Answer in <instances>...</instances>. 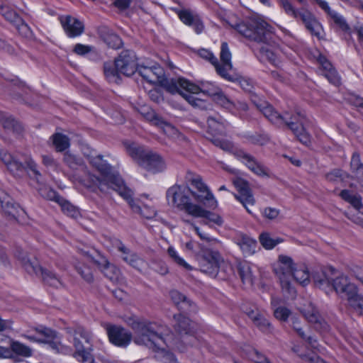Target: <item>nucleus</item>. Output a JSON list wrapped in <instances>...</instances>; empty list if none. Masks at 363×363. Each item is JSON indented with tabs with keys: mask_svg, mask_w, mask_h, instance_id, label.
<instances>
[{
	"mask_svg": "<svg viewBox=\"0 0 363 363\" xmlns=\"http://www.w3.org/2000/svg\"><path fill=\"white\" fill-rule=\"evenodd\" d=\"M89 162L98 174L97 175L91 173L87 174L86 179L89 183V187L98 188L102 192H107L111 189L128 201L133 211L148 219L156 216L155 209L147 206L141 208L135 203L132 199V191L126 187L120 176L112 169L101 155L95 154L90 155Z\"/></svg>",
	"mask_w": 363,
	"mask_h": 363,
	"instance_id": "1",
	"label": "nucleus"
},
{
	"mask_svg": "<svg viewBox=\"0 0 363 363\" xmlns=\"http://www.w3.org/2000/svg\"><path fill=\"white\" fill-rule=\"evenodd\" d=\"M134 342L138 345H145L159 353V357L164 363H176L170 350L177 348L181 352L184 347L175 340L172 333L165 327L157 326L153 323H137L134 325Z\"/></svg>",
	"mask_w": 363,
	"mask_h": 363,
	"instance_id": "2",
	"label": "nucleus"
},
{
	"mask_svg": "<svg viewBox=\"0 0 363 363\" xmlns=\"http://www.w3.org/2000/svg\"><path fill=\"white\" fill-rule=\"evenodd\" d=\"M236 30L245 37L261 43L259 57L263 62H269L274 66H279L280 60L272 45L273 35L269 25L260 20H250L247 24L240 23L235 25Z\"/></svg>",
	"mask_w": 363,
	"mask_h": 363,
	"instance_id": "3",
	"label": "nucleus"
},
{
	"mask_svg": "<svg viewBox=\"0 0 363 363\" xmlns=\"http://www.w3.org/2000/svg\"><path fill=\"white\" fill-rule=\"evenodd\" d=\"M257 106L270 122L277 125H286L300 142L305 145L310 143V135L303 127L306 121L304 115L299 113L292 115L288 112L281 115L267 102L260 103Z\"/></svg>",
	"mask_w": 363,
	"mask_h": 363,
	"instance_id": "4",
	"label": "nucleus"
},
{
	"mask_svg": "<svg viewBox=\"0 0 363 363\" xmlns=\"http://www.w3.org/2000/svg\"><path fill=\"white\" fill-rule=\"evenodd\" d=\"M137 57L130 50L121 52L114 62H107L104 65V72L109 82L118 83L121 75L131 76L138 70Z\"/></svg>",
	"mask_w": 363,
	"mask_h": 363,
	"instance_id": "5",
	"label": "nucleus"
},
{
	"mask_svg": "<svg viewBox=\"0 0 363 363\" xmlns=\"http://www.w3.org/2000/svg\"><path fill=\"white\" fill-rule=\"evenodd\" d=\"M124 145L128 155L146 170L156 173L166 168L164 161L158 154L145 149L135 143L126 141Z\"/></svg>",
	"mask_w": 363,
	"mask_h": 363,
	"instance_id": "6",
	"label": "nucleus"
},
{
	"mask_svg": "<svg viewBox=\"0 0 363 363\" xmlns=\"http://www.w3.org/2000/svg\"><path fill=\"white\" fill-rule=\"evenodd\" d=\"M298 264L291 257L285 255H279L274 264V272L279 280L283 294L288 298H294L296 294V291L291 283V274Z\"/></svg>",
	"mask_w": 363,
	"mask_h": 363,
	"instance_id": "7",
	"label": "nucleus"
},
{
	"mask_svg": "<svg viewBox=\"0 0 363 363\" xmlns=\"http://www.w3.org/2000/svg\"><path fill=\"white\" fill-rule=\"evenodd\" d=\"M92 335L88 330L82 328H76L72 335V342L74 347L73 357L82 363H96L94 356L91 354Z\"/></svg>",
	"mask_w": 363,
	"mask_h": 363,
	"instance_id": "8",
	"label": "nucleus"
},
{
	"mask_svg": "<svg viewBox=\"0 0 363 363\" xmlns=\"http://www.w3.org/2000/svg\"><path fill=\"white\" fill-rule=\"evenodd\" d=\"M191 191L187 186L175 184L167 189L166 197L169 205L191 216L196 213L198 208L197 204L191 201Z\"/></svg>",
	"mask_w": 363,
	"mask_h": 363,
	"instance_id": "9",
	"label": "nucleus"
},
{
	"mask_svg": "<svg viewBox=\"0 0 363 363\" xmlns=\"http://www.w3.org/2000/svg\"><path fill=\"white\" fill-rule=\"evenodd\" d=\"M212 143L225 151L233 152L236 158L240 160L254 174L260 177L268 175L267 169L257 162L253 156L243 150L234 149L233 145L230 141L215 138L212 139Z\"/></svg>",
	"mask_w": 363,
	"mask_h": 363,
	"instance_id": "10",
	"label": "nucleus"
},
{
	"mask_svg": "<svg viewBox=\"0 0 363 363\" xmlns=\"http://www.w3.org/2000/svg\"><path fill=\"white\" fill-rule=\"evenodd\" d=\"M182 82L189 81L182 78H179L178 79H172L169 80L165 78V76H164V81L163 82H160V85L165 88L166 90L171 94H179L188 101L189 104L195 108H199L201 109L207 108L208 106V103L206 101L189 93L187 88L182 84Z\"/></svg>",
	"mask_w": 363,
	"mask_h": 363,
	"instance_id": "11",
	"label": "nucleus"
},
{
	"mask_svg": "<svg viewBox=\"0 0 363 363\" xmlns=\"http://www.w3.org/2000/svg\"><path fill=\"white\" fill-rule=\"evenodd\" d=\"M138 111L147 121L160 128L168 137L179 141L185 140V137L174 126L164 121L149 106H143Z\"/></svg>",
	"mask_w": 363,
	"mask_h": 363,
	"instance_id": "12",
	"label": "nucleus"
},
{
	"mask_svg": "<svg viewBox=\"0 0 363 363\" xmlns=\"http://www.w3.org/2000/svg\"><path fill=\"white\" fill-rule=\"evenodd\" d=\"M186 180L196 189V191H191V194L197 201L207 205L210 208L217 206L216 199L208 186L203 182L200 176L188 173Z\"/></svg>",
	"mask_w": 363,
	"mask_h": 363,
	"instance_id": "13",
	"label": "nucleus"
},
{
	"mask_svg": "<svg viewBox=\"0 0 363 363\" xmlns=\"http://www.w3.org/2000/svg\"><path fill=\"white\" fill-rule=\"evenodd\" d=\"M175 328L181 335V340H177L181 345H194L197 338L194 335V324L189 318L181 314L175 315Z\"/></svg>",
	"mask_w": 363,
	"mask_h": 363,
	"instance_id": "14",
	"label": "nucleus"
},
{
	"mask_svg": "<svg viewBox=\"0 0 363 363\" xmlns=\"http://www.w3.org/2000/svg\"><path fill=\"white\" fill-rule=\"evenodd\" d=\"M233 183L238 191V194H233L235 198L242 203L243 207L250 214H252V211L251 208L255 206V199L248 182L246 180L238 177L233 179Z\"/></svg>",
	"mask_w": 363,
	"mask_h": 363,
	"instance_id": "15",
	"label": "nucleus"
},
{
	"mask_svg": "<svg viewBox=\"0 0 363 363\" xmlns=\"http://www.w3.org/2000/svg\"><path fill=\"white\" fill-rule=\"evenodd\" d=\"M0 159L6 164L8 169L15 176H20L23 171L28 168L35 175H39V172L36 168V164L32 158H27L26 160V166L18 162L11 155L4 152L0 154Z\"/></svg>",
	"mask_w": 363,
	"mask_h": 363,
	"instance_id": "16",
	"label": "nucleus"
},
{
	"mask_svg": "<svg viewBox=\"0 0 363 363\" xmlns=\"http://www.w3.org/2000/svg\"><path fill=\"white\" fill-rule=\"evenodd\" d=\"M33 330L38 333V336L25 335L24 337L31 342L48 343L50 349L56 352H62V346L60 343L52 341L57 337L55 331L43 326L35 328Z\"/></svg>",
	"mask_w": 363,
	"mask_h": 363,
	"instance_id": "17",
	"label": "nucleus"
},
{
	"mask_svg": "<svg viewBox=\"0 0 363 363\" xmlns=\"http://www.w3.org/2000/svg\"><path fill=\"white\" fill-rule=\"evenodd\" d=\"M232 55L228 48L227 43L223 42L221 44L220 53V61L217 60V65H216V72L223 78L233 81V78L229 74V72L233 69V65L231 62Z\"/></svg>",
	"mask_w": 363,
	"mask_h": 363,
	"instance_id": "18",
	"label": "nucleus"
},
{
	"mask_svg": "<svg viewBox=\"0 0 363 363\" xmlns=\"http://www.w3.org/2000/svg\"><path fill=\"white\" fill-rule=\"evenodd\" d=\"M332 290L335 291L337 294H344L346 298L354 292L358 286L352 283L348 277L340 273L334 269L333 277Z\"/></svg>",
	"mask_w": 363,
	"mask_h": 363,
	"instance_id": "19",
	"label": "nucleus"
},
{
	"mask_svg": "<svg viewBox=\"0 0 363 363\" xmlns=\"http://www.w3.org/2000/svg\"><path fill=\"white\" fill-rule=\"evenodd\" d=\"M138 72L150 84H160L164 81V71L158 64L155 63L152 66L140 65Z\"/></svg>",
	"mask_w": 363,
	"mask_h": 363,
	"instance_id": "20",
	"label": "nucleus"
},
{
	"mask_svg": "<svg viewBox=\"0 0 363 363\" xmlns=\"http://www.w3.org/2000/svg\"><path fill=\"white\" fill-rule=\"evenodd\" d=\"M0 203L5 215L18 220L25 214V211L4 191L0 189Z\"/></svg>",
	"mask_w": 363,
	"mask_h": 363,
	"instance_id": "21",
	"label": "nucleus"
},
{
	"mask_svg": "<svg viewBox=\"0 0 363 363\" xmlns=\"http://www.w3.org/2000/svg\"><path fill=\"white\" fill-rule=\"evenodd\" d=\"M223 260L217 251L207 250L204 252L201 262V270L209 274H215Z\"/></svg>",
	"mask_w": 363,
	"mask_h": 363,
	"instance_id": "22",
	"label": "nucleus"
},
{
	"mask_svg": "<svg viewBox=\"0 0 363 363\" xmlns=\"http://www.w3.org/2000/svg\"><path fill=\"white\" fill-rule=\"evenodd\" d=\"M106 332L111 342L116 346L125 347L130 342V334L119 326L108 325Z\"/></svg>",
	"mask_w": 363,
	"mask_h": 363,
	"instance_id": "23",
	"label": "nucleus"
},
{
	"mask_svg": "<svg viewBox=\"0 0 363 363\" xmlns=\"http://www.w3.org/2000/svg\"><path fill=\"white\" fill-rule=\"evenodd\" d=\"M60 22L69 38H75L84 33V23L76 18L70 16H62L60 18Z\"/></svg>",
	"mask_w": 363,
	"mask_h": 363,
	"instance_id": "24",
	"label": "nucleus"
},
{
	"mask_svg": "<svg viewBox=\"0 0 363 363\" xmlns=\"http://www.w3.org/2000/svg\"><path fill=\"white\" fill-rule=\"evenodd\" d=\"M116 247L118 250L122 253L121 258L124 262L130 266L142 271L145 267V261L139 257L135 252L127 248L122 242L117 241Z\"/></svg>",
	"mask_w": 363,
	"mask_h": 363,
	"instance_id": "25",
	"label": "nucleus"
},
{
	"mask_svg": "<svg viewBox=\"0 0 363 363\" xmlns=\"http://www.w3.org/2000/svg\"><path fill=\"white\" fill-rule=\"evenodd\" d=\"M183 86L187 88V91L191 95L195 96L196 94L202 92L213 96L217 94V91L220 89L214 84L210 82H201L199 85L194 84L191 82H182Z\"/></svg>",
	"mask_w": 363,
	"mask_h": 363,
	"instance_id": "26",
	"label": "nucleus"
},
{
	"mask_svg": "<svg viewBox=\"0 0 363 363\" xmlns=\"http://www.w3.org/2000/svg\"><path fill=\"white\" fill-rule=\"evenodd\" d=\"M333 268H327L324 270L315 272L313 276L315 284L327 293L332 291L333 277Z\"/></svg>",
	"mask_w": 363,
	"mask_h": 363,
	"instance_id": "27",
	"label": "nucleus"
},
{
	"mask_svg": "<svg viewBox=\"0 0 363 363\" xmlns=\"http://www.w3.org/2000/svg\"><path fill=\"white\" fill-rule=\"evenodd\" d=\"M235 242L240 247L245 256H251L256 252L257 242L250 236L239 233L235 238Z\"/></svg>",
	"mask_w": 363,
	"mask_h": 363,
	"instance_id": "28",
	"label": "nucleus"
},
{
	"mask_svg": "<svg viewBox=\"0 0 363 363\" xmlns=\"http://www.w3.org/2000/svg\"><path fill=\"white\" fill-rule=\"evenodd\" d=\"M301 312L311 323L315 325L317 329H326L327 323L319 315L318 312L311 303H308L301 308Z\"/></svg>",
	"mask_w": 363,
	"mask_h": 363,
	"instance_id": "29",
	"label": "nucleus"
},
{
	"mask_svg": "<svg viewBox=\"0 0 363 363\" xmlns=\"http://www.w3.org/2000/svg\"><path fill=\"white\" fill-rule=\"evenodd\" d=\"M178 16L182 23L192 27L196 33H200L203 30V26L198 15L189 10H182L178 12Z\"/></svg>",
	"mask_w": 363,
	"mask_h": 363,
	"instance_id": "30",
	"label": "nucleus"
},
{
	"mask_svg": "<svg viewBox=\"0 0 363 363\" xmlns=\"http://www.w3.org/2000/svg\"><path fill=\"white\" fill-rule=\"evenodd\" d=\"M96 262L101 268L104 274L113 282H117L120 279V270L111 264L106 257H101Z\"/></svg>",
	"mask_w": 363,
	"mask_h": 363,
	"instance_id": "31",
	"label": "nucleus"
},
{
	"mask_svg": "<svg viewBox=\"0 0 363 363\" xmlns=\"http://www.w3.org/2000/svg\"><path fill=\"white\" fill-rule=\"evenodd\" d=\"M15 257L20 261L24 269L30 274H38V267H39L37 260H32L28 256L26 252L22 249L17 248L14 253Z\"/></svg>",
	"mask_w": 363,
	"mask_h": 363,
	"instance_id": "32",
	"label": "nucleus"
},
{
	"mask_svg": "<svg viewBox=\"0 0 363 363\" xmlns=\"http://www.w3.org/2000/svg\"><path fill=\"white\" fill-rule=\"evenodd\" d=\"M208 130L213 136L225 133L226 124L220 116H210L207 120Z\"/></svg>",
	"mask_w": 363,
	"mask_h": 363,
	"instance_id": "33",
	"label": "nucleus"
},
{
	"mask_svg": "<svg viewBox=\"0 0 363 363\" xmlns=\"http://www.w3.org/2000/svg\"><path fill=\"white\" fill-rule=\"evenodd\" d=\"M348 308L354 313L363 315V295L359 293V288L346 298Z\"/></svg>",
	"mask_w": 363,
	"mask_h": 363,
	"instance_id": "34",
	"label": "nucleus"
},
{
	"mask_svg": "<svg viewBox=\"0 0 363 363\" xmlns=\"http://www.w3.org/2000/svg\"><path fill=\"white\" fill-rule=\"evenodd\" d=\"M306 26V28L314 35L320 38L322 31L320 24L313 17L311 13L306 11L299 18Z\"/></svg>",
	"mask_w": 363,
	"mask_h": 363,
	"instance_id": "35",
	"label": "nucleus"
},
{
	"mask_svg": "<svg viewBox=\"0 0 363 363\" xmlns=\"http://www.w3.org/2000/svg\"><path fill=\"white\" fill-rule=\"evenodd\" d=\"M291 275V281L294 280L301 285H307L310 281L309 271L304 264L298 263Z\"/></svg>",
	"mask_w": 363,
	"mask_h": 363,
	"instance_id": "36",
	"label": "nucleus"
},
{
	"mask_svg": "<svg viewBox=\"0 0 363 363\" xmlns=\"http://www.w3.org/2000/svg\"><path fill=\"white\" fill-rule=\"evenodd\" d=\"M38 273L35 274L38 276H41L43 280L48 285L55 288H58L62 286V281L59 277L55 274L48 270L43 269L40 265L38 267Z\"/></svg>",
	"mask_w": 363,
	"mask_h": 363,
	"instance_id": "37",
	"label": "nucleus"
},
{
	"mask_svg": "<svg viewBox=\"0 0 363 363\" xmlns=\"http://www.w3.org/2000/svg\"><path fill=\"white\" fill-rule=\"evenodd\" d=\"M167 253L171 261L179 267L185 271H191L193 267L179 255V253L173 247H169Z\"/></svg>",
	"mask_w": 363,
	"mask_h": 363,
	"instance_id": "38",
	"label": "nucleus"
},
{
	"mask_svg": "<svg viewBox=\"0 0 363 363\" xmlns=\"http://www.w3.org/2000/svg\"><path fill=\"white\" fill-rule=\"evenodd\" d=\"M238 270L242 283L248 286H252L254 282L255 277L250 264L246 262L240 263L238 265Z\"/></svg>",
	"mask_w": 363,
	"mask_h": 363,
	"instance_id": "39",
	"label": "nucleus"
},
{
	"mask_svg": "<svg viewBox=\"0 0 363 363\" xmlns=\"http://www.w3.org/2000/svg\"><path fill=\"white\" fill-rule=\"evenodd\" d=\"M334 22V23L342 30H347L348 26L346 23L345 19L340 13L333 10L328 3L322 9Z\"/></svg>",
	"mask_w": 363,
	"mask_h": 363,
	"instance_id": "40",
	"label": "nucleus"
},
{
	"mask_svg": "<svg viewBox=\"0 0 363 363\" xmlns=\"http://www.w3.org/2000/svg\"><path fill=\"white\" fill-rule=\"evenodd\" d=\"M253 323L262 331L269 332L271 325L269 321L258 311H252L248 313Z\"/></svg>",
	"mask_w": 363,
	"mask_h": 363,
	"instance_id": "41",
	"label": "nucleus"
},
{
	"mask_svg": "<svg viewBox=\"0 0 363 363\" xmlns=\"http://www.w3.org/2000/svg\"><path fill=\"white\" fill-rule=\"evenodd\" d=\"M279 4L286 15L296 20H299L301 15L305 11L303 9H296L288 0H279Z\"/></svg>",
	"mask_w": 363,
	"mask_h": 363,
	"instance_id": "42",
	"label": "nucleus"
},
{
	"mask_svg": "<svg viewBox=\"0 0 363 363\" xmlns=\"http://www.w3.org/2000/svg\"><path fill=\"white\" fill-rule=\"evenodd\" d=\"M198 210H196V213H192L191 216L196 218H205L209 222L214 223L218 225H220L222 223L221 218L215 213H213L210 211H208L200 206L197 205Z\"/></svg>",
	"mask_w": 363,
	"mask_h": 363,
	"instance_id": "43",
	"label": "nucleus"
},
{
	"mask_svg": "<svg viewBox=\"0 0 363 363\" xmlns=\"http://www.w3.org/2000/svg\"><path fill=\"white\" fill-rule=\"evenodd\" d=\"M52 144L58 152H62L67 149L69 145V139L62 133H56L52 136Z\"/></svg>",
	"mask_w": 363,
	"mask_h": 363,
	"instance_id": "44",
	"label": "nucleus"
},
{
	"mask_svg": "<svg viewBox=\"0 0 363 363\" xmlns=\"http://www.w3.org/2000/svg\"><path fill=\"white\" fill-rule=\"evenodd\" d=\"M350 167L356 177L358 179H363V163L360 160L359 154L357 152L352 154Z\"/></svg>",
	"mask_w": 363,
	"mask_h": 363,
	"instance_id": "45",
	"label": "nucleus"
},
{
	"mask_svg": "<svg viewBox=\"0 0 363 363\" xmlns=\"http://www.w3.org/2000/svg\"><path fill=\"white\" fill-rule=\"evenodd\" d=\"M1 123L3 127L16 135H19L23 131V127L21 125L11 116H4L1 119Z\"/></svg>",
	"mask_w": 363,
	"mask_h": 363,
	"instance_id": "46",
	"label": "nucleus"
},
{
	"mask_svg": "<svg viewBox=\"0 0 363 363\" xmlns=\"http://www.w3.org/2000/svg\"><path fill=\"white\" fill-rule=\"evenodd\" d=\"M10 347L11 348L12 354L15 353L17 355H21L24 357H28L32 355L31 349L18 341L11 340Z\"/></svg>",
	"mask_w": 363,
	"mask_h": 363,
	"instance_id": "47",
	"label": "nucleus"
},
{
	"mask_svg": "<svg viewBox=\"0 0 363 363\" xmlns=\"http://www.w3.org/2000/svg\"><path fill=\"white\" fill-rule=\"evenodd\" d=\"M102 39L104 43L110 48L113 49H118L121 48L122 45V40L115 33L113 32L108 30L105 32L102 35Z\"/></svg>",
	"mask_w": 363,
	"mask_h": 363,
	"instance_id": "48",
	"label": "nucleus"
},
{
	"mask_svg": "<svg viewBox=\"0 0 363 363\" xmlns=\"http://www.w3.org/2000/svg\"><path fill=\"white\" fill-rule=\"evenodd\" d=\"M259 242L266 250H272L276 245L283 242L280 238H272L267 233H263L259 235Z\"/></svg>",
	"mask_w": 363,
	"mask_h": 363,
	"instance_id": "49",
	"label": "nucleus"
},
{
	"mask_svg": "<svg viewBox=\"0 0 363 363\" xmlns=\"http://www.w3.org/2000/svg\"><path fill=\"white\" fill-rule=\"evenodd\" d=\"M245 352L247 357L255 363H272L266 357L251 347H247Z\"/></svg>",
	"mask_w": 363,
	"mask_h": 363,
	"instance_id": "50",
	"label": "nucleus"
},
{
	"mask_svg": "<svg viewBox=\"0 0 363 363\" xmlns=\"http://www.w3.org/2000/svg\"><path fill=\"white\" fill-rule=\"evenodd\" d=\"M170 297L176 305L180 306L183 309H185L186 306H191L190 301H189L187 298L179 291L172 290L170 292Z\"/></svg>",
	"mask_w": 363,
	"mask_h": 363,
	"instance_id": "51",
	"label": "nucleus"
},
{
	"mask_svg": "<svg viewBox=\"0 0 363 363\" xmlns=\"http://www.w3.org/2000/svg\"><path fill=\"white\" fill-rule=\"evenodd\" d=\"M59 204L61 206L63 213L67 215L68 216L74 218H77L78 216H79L80 213L77 208L73 206L69 201H65V199H62L61 201L59 203Z\"/></svg>",
	"mask_w": 363,
	"mask_h": 363,
	"instance_id": "52",
	"label": "nucleus"
},
{
	"mask_svg": "<svg viewBox=\"0 0 363 363\" xmlns=\"http://www.w3.org/2000/svg\"><path fill=\"white\" fill-rule=\"evenodd\" d=\"M340 195L342 199L351 203L356 209L362 206L360 197L352 194L350 191L342 190Z\"/></svg>",
	"mask_w": 363,
	"mask_h": 363,
	"instance_id": "53",
	"label": "nucleus"
},
{
	"mask_svg": "<svg viewBox=\"0 0 363 363\" xmlns=\"http://www.w3.org/2000/svg\"><path fill=\"white\" fill-rule=\"evenodd\" d=\"M64 161L72 169H76L82 164V159L69 152L65 153Z\"/></svg>",
	"mask_w": 363,
	"mask_h": 363,
	"instance_id": "54",
	"label": "nucleus"
},
{
	"mask_svg": "<svg viewBox=\"0 0 363 363\" xmlns=\"http://www.w3.org/2000/svg\"><path fill=\"white\" fill-rule=\"evenodd\" d=\"M293 328L297 333V334L303 340H306L313 347L316 348L315 340L311 336H307L305 334L304 330L301 326L300 323L297 320H294L293 322Z\"/></svg>",
	"mask_w": 363,
	"mask_h": 363,
	"instance_id": "55",
	"label": "nucleus"
},
{
	"mask_svg": "<svg viewBox=\"0 0 363 363\" xmlns=\"http://www.w3.org/2000/svg\"><path fill=\"white\" fill-rule=\"evenodd\" d=\"M1 14L9 21L12 23H19L21 18L9 7L2 6L0 8Z\"/></svg>",
	"mask_w": 363,
	"mask_h": 363,
	"instance_id": "56",
	"label": "nucleus"
},
{
	"mask_svg": "<svg viewBox=\"0 0 363 363\" xmlns=\"http://www.w3.org/2000/svg\"><path fill=\"white\" fill-rule=\"evenodd\" d=\"M213 100L219 105L224 106L226 108H230L233 106V103L219 89L213 96Z\"/></svg>",
	"mask_w": 363,
	"mask_h": 363,
	"instance_id": "57",
	"label": "nucleus"
},
{
	"mask_svg": "<svg viewBox=\"0 0 363 363\" xmlns=\"http://www.w3.org/2000/svg\"><path fill=\"white\" fill-rule=\"evenodd\" d=\"M94 51L95 48L94 46L84 45L82 43H77L73 48V52L75 54L81 56L85 55L90 52H93Z\"/></svg>",
	"mask_w": 363,
	"mask_h": 363,
	"instance_id": "58",
	"label": "nucleus"
},
{
	"mask_svg": "<svg viewBox=\"0 0 363 363\" xmlns=\"http://www.w3.org/2000/svg\"><path fill=\"white\" fill-rule=\"evenodd\" d=\"M274 315L277 319L286 321L291 315V311L286 307L279 306L274 308Z\"/></svg>",
	"mask_w": 363,
	"mask_h": 363,
	"instance_id": "59",
	"label": "nucleus"
},
{
	"mask_svg": "<svg viewBox=\"0 0 363 363\" xmlns=\"http://www.w3.org/2000/svg\"><path fill=\"white\" fill-rule=\"evenodd\" d=\"M17 30L19 33L26 38H29L32 35V31L30 28L28 27L27 24H26L22 19L21 18V21L19 23H15Z\"/></svg>",
	"mask_w": 363,
	"mask_h": 363,
	"instance_id": "60",
	"label": "nucleus"
},
{
	"mask_svg": "<svg viewBox=\"0 0 363 363\" xmlns=\"http://www.w3.org/2000/svg\"><path fill=\"white\" fill-rule=\"evenodd\" d=\"M40 194L45 197L47 199L55 201L57 203H60L62 198H61L59 195L57 194V193L53 190H46L41 189H40Z\"/></svg>",
	"mask_w": 363,
	"mask_h": 363,
	"instance_id": "61",
	"label": "nucleus"
},
{
	"mask_svg": "<svg viewBox=\"0 0 363 363\" xmlns=\"http://www.w3.org/2000/svg\"><path fill=\"white\" fill-rule=\"evenodd\" d=\"M280 211L279 209L272 207H267L262 211V216L269 220L276 219Z\"/></svg>",
	"mask_w": 363,
	"mask_h": 363,
	"instance_id": "62",
	"label": "nucleus"
},
{
	"mask_svg": "<svg viewBox=\"0 0 363 363\" xmlns=\"http://www.w3.org/2000/svg\"><path fill=\"white\" fill-rule=\"evenodd\" d=\"M199 55L201 57L208 60L216 68V65H217V58L211 52L206 49H201L199 51Z\"/></svg>",
	"mask_w": 363,
	"mask_h": 363,
	"instance_id": "63",
	"label": "nucleus"
},
{
	"mask_svg": "<svg viewBox=\"0 0 363 363\" xmlns=\"http://www.w3.org/2000/svg\"><path fill=\"white\" fill-rule=\"evenodd\" d=\"M323 74L331 84L337 86L340 83V77L334 69H332L327 72H324Z\"/></svg>",
	"mask_w": 363,
	"mask_h": 363,
	"instance_id": "64",
	"label": "nucleus"
}]
</instances>
